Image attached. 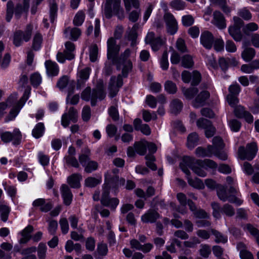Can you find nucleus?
<instances>
[{
    "instance_id": "1",
    "label": "nucleus",
    "mask_w": 259,
    "mask_h": 259,
    "mask_svg": "<svg viewBox=\"0 0 259 259\" xmlns=\"http://www.w3.org/2000/svg\"><path fill=\"white\" fill-rule=\"evenodd\" d=\"M131 54V50L127 49L121 55L120 58L115 62L117 68L121 70L122 75H119L117 78L115 77L111 78L109 84V94L111 97L116 95L119 88L122 85V77H127L128 73L132 69V63L130 60L127 59Z\"/></svg>"
},
{
    "instance_id": "2",
    "label": "nucleus",
    "mask_w": 259,
    "mask_h": 259,
    "mask_svg": "<svg viewBox=\"0 0 259 259\" xmlns=\"http://www.w3.org/2000/svg\"><path fill=\"white\" fill-rule=\"evenodd\" d=\"M118 169H114L112 171H107L105 175V184L103 187L101 202L103 205L109 207L111 209H115L118 205L119 201L116 198H110L109 196V190L111 186H119L123 185L125 183L124 179H119L117 176Z\"/></svg>"
},
{
    "instance_id": "3",
    "label": "nucleus",
    "mask_w": 259,
    "mask_h": 259,
    "mask_svg": "<svg viewBox=\"0 0 259 259\" xmlns=\"http://www.w3.org/2000/svg\"><path fill=\"white\" fill-rule=\"evenodd\" d=\"M118 169H114L112 171H107L105 175V184L103 187L101 202L103 205L109 207L111 209H115L118 205L119 201L116 198H110L109 196V190L111 186H119L123 185L125 183L124 179H119L117 176Z\"/></svg>"
},
{
    "instance_id": "4",
    "label": "nucleus",
    "mask_w": 259,
    "mask_h": 259,
    "mask_svg": "<svg viewBox=\"0 0 259 259\" xmlns=\"http://www.w3.org/2000/svg\"><path fill=\"white\" fill-rule=\"evenodd\" d=\"M29 92L25 91L23 97L21 98L20 101L16 103L17 97L16 96H11L9 97L6 102H2L0 103V118L5 113V110L7 109L8 106H13V108L11 109L9 115L8 116V120H13L18 115L20 109L24 105L25 102L28 98Z\"/></svg>"
},
{
    "instance_id": "5",
    "label": "nucleus",
    "mask_w": 259,
    "mask_h": 259,
    "mask_svg": "<svg viewBox=\"0 0 259 259\" xmlns=\"http://www.w3.org/2000/svg\"><path fill=\"white\" fill-rule=\"evenodd\" d=\"M199 160H195L194 158L190 157H185L180 166L186 175H190L188 167H190L195 174L200 177H204L206 176V169L203 165H198V163Z\"/></svg>"
},
{
    "instance_id": "6",
    "label": "nucleus",
    "mask_w": 259,
    "mask_h": 259,
    "mask_svg": "<svg viewBox=\"0 0 259 259\" xmlns=\"http://www.w3.org/2000/svg\"><path fill=\"white\" fill-rule=\"evenodd\" d=\"M105 97V93L103 90V81H101L96 89L93 91L91 94V89L90 87H87L82 92L81 98L82 100L89 101L91 100V104L94 106L97 99H103Z\"/></svg>"
},
{
    "instance_id": "7",
    "label": "nucleus",
    "mask_w": 259,
    "mask_h": 259,
    "mask_svg": "<svg viewBox=\"0 0 259 259\" xmlns=\"http://www.w3.org/2000/svg\"><path fill=\"white\" fill-rule=\"evenodd\" d=\"M104 14L107 18H111L113 15L122 17L123 10L120 7V0H107L105 5Z\"/></svg>"
},
{
    "instance_id": "8",
    "label": "nucleus",
    "mask_w": 259,
    "mask_h": 259,
    "mask_svg": "<svg viewBox=\"0 0 259 259\" xmlns=\"http://www.w3.org/2000/svg\"><path fill=\"white\" fill-rule=\"evenodd\" d=\"M211 207L213 209L212 215L216 219H220L222 213L229 217L235 214L234 209L228 204H226L221 207L218 203L213 202L211 203Z\"/></svg>"
},
{
    "instance_id": "9",
    "label": "nucleus",
    "mask_w": 259,
    "mask_h": 259,
    "mask_svg": "<svg viewBox=\"0 0 259 259\" xmlns=\"http://www.w3.org/2000/svg\"><path fill=\"white\" fill-rule=\"evenodd\" d=\"M257 147L255 143L252 142L246 146V149L244 147H240L238 149V155L242 159L251 160L255 156Z\"/></svg>"
},
{
    "instance_id": "10",
    "label": "nucleus",
    "mask_w": 259,
    "mask_h": 259,
    "mask_svg": "<svg viewBox=\"0 0 259 259\" xmlns=\"http://www.w3.org/2000/svg\"><path fill=\"white\" fill-rule=\"evenodd\" d=\"M33 26L29 25L27 26L24 32L18 31L14 35L13 43L16 47L21 46L24 41H28L31 36L32 30Z\"/></svg>"
},
{
    "instance_id": "11",
    "label": "nucleus",
    "mask_w": 259,
    "mask_h": 259,
    "mask_svg": "<svg viewBox=\"0 0 259 259\" xmlns=\"http://www.w3.org/2000/svg\"><path fill=\"white\" fill-rule=\"evenodd\" d=\"M234 24L229 28V32L234 39L240 41L242 39L240 28L243 25V21L238 17H233Z\"/></svg>"
},
{
    "instance_id": "12",
    "label": "nucleus",
    "mask_w": 259,
    "mask_h": 259,
    "mask_svg": "<svg viewBox=\"0 0 259 259\" xmlns=\"http://www.w3.org/2000/svg\"><path fill=\"white\" fill-rule=\"evenodd\" d=\"M163 18L166 23L167 32L171 35L175 34L178 31V25L174 15L169 12H166Z\"/></svg>"
},
{
    "instance_id": "13",
    "label": "nucleus",
    "mask_w": 259,
    "mask_h": 259,
    "mask_svg": "<svg viewBox=\"0 0 259 259\" xmlns=\"http://www.w3.org/2000/svg\"><path fill=\"white\" fill-rule=\"evenodd\" d=\"M1 139L5 143H9L13 141L14 144H17L21 139V135L20 131L16 128L13 133L5 132L1 134Z\"/></svg>"
},
{
    "instance_id": "14",
    "label": "nucleus",
    "mask_w": 259,
    "mask_h": 259,
    "mask_svg": "<svg viewBox=\"0 0 259 259\" xmlns=\"http://www.w3.org/2000/svg\"><path fill=\"white\" fill-rule=\"evenodd\" d=\"M197 125L199 128L205 130V136L209 138L213 136L215 129L212 125L210 121L207 119L200 118L197 121Z\"/></svg>"
},
{
    "instance_id": "15",
    "label": "nucleus",
    "mask_w": 259,
    "mask_h": 259,
    "mask_svg": "<svg viewBox=\"0 0 259 259\" xmlns=\"http://www.w3.org/2000/svg\"><path fill=\"white\" fill-rule=\"evenodd\" d=\"M230 196H228L227 194L226 191L224 187L221 186L218 189L217 194L219 198L225 201L228 200L230 202L235 203L237 205H240L242 203V201L236 197H234L235 194H232L231 193Z\"/></svg>"
},
{
    "instance_id": "16",
    "label": "nucleus",
    "mask_w": 259,
    "mask_h": 259,
    "mask_svg": "<svg viewBox=\"0 0 259 259\" xmlns=\"http://www.w3.org/2000/svg\"><path fill=\"white\" fill-rule=\"evenodd\" d=\"M77 119V111L73 108L69 109L68 113H64L62 117V125L66 127L69 124V121L75 122Z\"/></svg>"
},
{
    "instance_id": "17",
    "label": "nucleus",
    "mask_w": 259,
    "mask_h": 259,
    "mask_svg": "<svg viewBox=\"0 0 259 259\" xmlns=\"http://www.w3.org/2000/svg\"><path fill=\"white\" fill-rule=\"evenodd\" d=\"M91 69L86 67L78 71L77 74V88L79 89L83 86L88 80Z\"/></svg>"
},
{
    "instance_id": "18",
    "label": "nucleus",
    "mask_w": 259,
    "mask_h": 259,
    "mask_svg": "<svg viewBox=\"0 0 259 259\" xmlns=\"http://www.w3.org/2000/svg\"><path fill=\"white\" fill-rule=\"evenodd\" d=\"M108 53L107 56L109 59L114 60V58L118 54L120 47L116 45L115 40L113 37H110L107 41Z\"/></svg>"
},
{
    "instance_id": "19",
    "label": "nucleus",
    "mask_w": 259,
    "mask_h": 259,
    "mask_svg": "<svg viewBox=\"0 0 259 259\" xmlns=\"http://www.w3.org/2000/svg\"><path fill=\"white\" fill-rule=\"evenodd\" d=\"M200 39L201 44L207 49L211 48L214 42L213 35L208 31L202 32Z\"/></svg>"
},
{
    "instance_id": "20",
    "label": "nucleus",
    "mask_w": 259,
    "mask_h": 259,
    "mask_svg": "<svg viewBox=\"0 0 259 259\" xmlns=\"http://www.w3.org/2000/svg\"><path fill=\"white\" fill-rule=\"evenodd\" d=\"M46 72L48 76H57L59 72V67L55 62L47 60L45 63Z\"/></svg>"
},
{
    "instance_id": "21",
    "label": "nucleus",
    "mask_w": 259,
    "mask_h": 259,
    "mask_svg": "<svg viewBox=\"0 0 259 259\" xmlns=\"http://www.w3.org/2000/svg\"><path fill=\"white\" fill-rule=\"evenodd\" d=\"M234 113L236 116L239 118H243L248 123H252L253 120L252 115L248 112L244 110L242 106H238L235 108Z\"/></svg>"
},
{
    "instance_id": "22",
    "label": "nucleus",
    "mask_w": 259,
    "mask_h": 259,
    "mask_svg": "<svg viewBox=\"0 0 259 259\" xmlns=\"http://www.w3.org/2000/svg\"><path fill=\"white\" fill-rule=\"evenodd\" d=\"M29 7V0H23L19 2L16 6L15 9V15L17 18L28 11Z\"/></svg>"
},
{
    "instance_id": "23",
    "label": "nucleus",
    "mask_w": 259,
    "mask_h": 259,
    "mask_svg": "<svg viewBox=\"0 0 259 259\" xmlns=\"http://www.w3.org/2000/svg\"><path fill=\"white\" fill-rule=\"evenodd\" d=\"M81 34V31L78 28H67L64 32L65 38L76 40Z\"/></svg>"
},
{
    "instance_id": "24",
    "label": "nucleus",
    "mask_w": 259,
    "mask_h": 259,
    "mask_svg": "<svg viewBox=\"0 0 259 259\" xmlns=\"http://www.w3.org/2000/svg\"><path fill=\"white\" fill-rule=\"evenodd\" d=\"M34 207H39L42 211L47 212L49 211L52 207V204L50 202H46L45 199L43 198H38L35 199L32 203Z\"/></svg>"
},
{
    "instance_id": "25",
    "label": "nucleus",
    "mask_w": 259,
    "mask_h": 259,
    "mask_svg": "<svg viewBox=\"0 0 259 259\" xmlns=\"http://www.w3.org/2000/svg\"><path fill=\"white\" fill-rule=\"evenodd\" d=\"M61 191L64 203L66 205H69L72 202L73 197L70 190L67 185H63L62 186Z\"/></svg>"
},
{
    "instance_id": "26",
    "label": "nucleus",
    "mask_w": 259,
    "mask_h": 259,
    "mask_svg": "<svg viewBox=\"0 0 259 259\" xmlns=\"http://www.w3.org/2000/svg\"><path fill=\"white\" fill-rule=\"evenodd\" d=\"M243 51L241 53V57L245 62L251 61L255 55V51L252 48L246 47L245 43L243 44Z\"/></svg>"
},
{
    "instance_id": "27",
    "label": "nucleus",
    "mask_w": 259,
    "mask_h": 259,
    "mask_svg": "<svg viewBox=\"0 0 259 259\" xmlns=\"http://www.w3.org/2000/svg\"><path fill=\"white\" fill-rule=\"evenodd\" d=\"M237 248L239 251L241 259H253L252 253L247 250V247L243 243L239 242L237 245Z\"/></svg>"
},
{
    "instance_id": "28",
    "label": "nucleus",
    "mask_w": 259,
    "mask_h": 259,
    "mask_svg": "<svg viewBox=\"0 0 259 259\" xmlns=\"http://www.w3.org/2000/svg\"><path fill=\"white\" fill-rule=\"evenodd\" d=\"M159 218L158 213L155 210H149L141 217L143 223H153Z\"/></svg>"
},
{
    "instance_id": "29",
    "label": "nucleus",
    "mask_w": 259,
    "mask_h": 259,
    "mask_svg": "<svg viewBox=\"0 0 259 259\" xmlns=\"http://www.w3.org/2000/svg\"><path fill=\"white\" fill-rule=\"evenodd\" d=\"M213 23L219 29H223L226 27L225 18L221 12L218 11L214 12Z\"/></svg>"
},
{
    "instance_id": "30",
    "label": "nucleus",
    "mask_w": 259,
    "mask_h": 259,
    "mask_svg": "<svg viewBox=\"0 0 259 259\" xmlns=\"http://www.w3.org/2000/svg\"><path fill=\"white\" fill-rule=\"evenodd\" d=\"M209 97V93L206 91L201 92L197 97L193 103L195 107L203 105L205 101Z\"/></svg>"
},
{
    "instance_id": "31",
    "label": "nucleus",
    "mask_w": 259,
    "mask_h": 259,
    "mask_svg": "<svg viewBox=\"0 0 259 259\" xmlns=\"http://www.w3.org/2000/svg\"><path fill=\"white\" fill-rule=\"evenodd\" d=\"M213 148L208 146L206 149L199 147L196 149V154L198 157H211L213 155Z\"/></svg>"
},
{
    "instance_id": "32",
    "label": "nucleus",
    "mask_w": 259,
    "mask_h": 259,
    "mask_svg": "<svg viewBox=\"0 0 259 259\" xmlns=\"http://www.w3.org/2000/svg\"><path fill=\"white\" fill-rule=\"evenodd\" d=\"M81 179L82 176L80 175L74 174L68 178L67 182L71 187L77 188L80 187V181Z\"/></svg>"
},
{
    "instance_id": "33",
    "label": "nucleus",
    "mask_w": 259,
    "mask_h": 259,
    "mask_svg": "<svg viewBox=\"0 0 259 259\" xmlns=\"http://www.w3.org/2000/svg\"><path fill=\"white\" fill-rule=\"evenodd\" d=\"M33 230V228L31 226L26 227L21 233V237L20 238V242L21 243L27 242L31 237V233Z\"/></svg>"
},
{
    "instance_id": "34",
    "label": "nucleus",
    "mask_w": 259,
    "mask_h": 259,
    "mask_svg": "<svg viewBox=\"0 0 259 259\" xmlns=\"http://www.w3.org/2000/svg\"><path fill=\"white\" fill-rule=\"evenodd\" d=\"M65 50L64 53L66 55V58L68 60H71L74 58V55L73 52L75 50V46L73 43L67 41L65 44Z\"/></svg>"
},
{
    "instance_id": "35",
    "label": "nucleus",
    "mask_w": 259,
    "mask_h": 259,
    "mask_svg": "<svg viewBox=\"0 0 259 259\" xmlns=\"http://www.w3.org/2000/svg\"><path fill=\"white\" fill-rule=\"evenodd\" d=\"M45 133V126L43 123L39 122L34 127L32 131V136L37 139L43 136Z\"/></svg>"
},
{
    "instance_id": "36",
    "label": "nucleus",
    "mask_w": 259,
    "mask_h": 259,
    "mask_svg": "<svg viewBox=\"0 0 259 259\" xmlns=\"http://www.w3.org/2000/svg\"><path fill=\"white\" fill-rule=\"evenodd\" d=\"M74 87L72 89H69L68 93L66 98V103L70 104L72 105L76 104L79 100V96L78 95H72L73 91L74 90Z\"/></svg>"
},
{
    "instance_id": "37",
    "label": "nucleus",
    "mask_w": 259,
    "mask_h": 259,
    "mask_svg": "<svg viewBox=\"0 0 259 259\" xmlns=\"http://www.w3.org/2000/svg\"><path fill=\"white\" fill-rule=\"evenodd\" d=\"M186 176L188 182L190 186L197 189H202L204 188V184L201 180L196 178L193 179L189 175Z\"/></svg>"
},
{
    "instance_id": "38",
    "label": "nucleus",
    "mask_w": 259,
    "mask_h": 259,
    "mask_svg": "<svg viewBox=\"0 0 259 259\" xmlns=\"http://www.w3.org/2000/svg\"><path fill=\"white\" fill-rule=\"evenodd\" d=\"M11 211V208L6 204H0V214L1 220L3 222H6Z\"/></svg>"
},
{
    "instance_id": "39",
    "label": "nucleus",
    "mask_w": 259,
    "mask_h": 259,
    "mask_svg": "<svg viewBox=\"0 0 259 259\" xmlns=\"http://www.w3.org/2000/svg\"><path fill=\"white\" fill-rule=\"evenodd\" d=\"M156 37H155L154 33L152 32H149L147 36L145 37V42L146 44H150L151 45V47L152 48V49L154 51H157V46L156 45L154 42V41L156 39Z\"/></svg>"
},
{
    "instance_id": "40",
    "label": "nucleus",
    "mask_w": 259,
    "mask_h": 259,
    "mask_svg": "<svg viewBox=\"0 0 259 259\" xmlns=\"http://www.w3.org/2000/svg\"><path fill=\"white\" fill-rule=\"evenodd\" d=\"M198 141V135L193 133L190 134L188 137L187 146L189 148H193L197 144Z\"/></svg>"
},
{
    "instance_id": "41",
    "label": "nucleus",
    "mask_w": 259,
    "mask_h": 259,
    "mask_svg": "<svg viewBox=\"0 0 259 259\" xmlns=\"http://www.w3.org/2000/svg\"><path fill=\"white\" fill-rule=\"evenodd\" d=\"M198 164L199 165H203L204 167H205V169H206L207 168L214 169H215L218 166V164L215 162L211 159H205L204 160H200L198 161Z\"/></svg>"
},
{
    "instance_id": "42",
    "label": "nucleus",
    "mask_w": 259,
    "mask_h": 259,
    "mask_svg": "<svg viewBox=\"0 0 259 259\" xmlns=\"http://www.w3.org/2000/svg\"><path fill=\"white\" fill-rule=\"evenodd\" d=\"M170 6L176 10L180 11L185 9L186 4L183 0H173L170 3Z\"/></svg>"
},
{
    "instance_id": "43",
    "label": "nucleus",
    "mask_w": 259,
    "mask_h": 259,
    "mask_svg": "<svg viewBox=\"0 0 259 259\" xmlns=\"http://www.w3.org/2000/svg\"><path fill=\"white\" fill-rule=\"evenodd\" d=\"M90 155V151L87 148L84 150V152L81 154L79 156V161L81 164L84 167L87 163L90 161L89 156Z\"/></svg>"
},
{
    "instance_id": "44",
    "label": "nucleus",
    "mask_w": 259,
    "mask_h": 259,
    "mask_svg": "<svg viewBox=\"0 0 259 259\" xmlns=\"http://www.w3.org/2000/svg\"><path fill=\"white\" fill-rule=\"evenodd\" d=\"M102 181L101 177L95 178L94 177H89L85 180V185L88 187H94L99 184Z\"/></svg>"
},
{
    "instance_id": "45",
    "label": "nucleus",
    "mask_w": 259,
    "mask_h": 259,
    "mask_svg": "<svg viewBox=\"0 0 259 259\" xmlns=\"http://www.w3.org/2000/svg\"><path fill=\"white\" fill-rule=\"evenodd\" d=\"M69 83L70 85H73L74 87L75 82L74 81H72L71 82H69V79L67 76H64L60 78L57 83L58 87L60 89H63L65 87H66L68 83Z\"/></svg>"
},
{
    "instance_id": "46",
    "label": "nucleus",
    "mask_w": 259,
    "mask_h": 259,
    "mask_svg": "<svg viewBox=\"0 0 259 259\" xmlns=\"http://www.w3.org/2000/svg\"><path fill=\"white\" fill-rule=\"evenodd\" d=\"M136 151L140 155H144L146 152V145L144 142H136L134 145Z\"/></svg>"
},
{
    "instance_id": "47",
    "label": "nucleus",
    "mask_w": 259,
    "mask_h": 259,
    "mask_svg": "<svg viewBox=\"0 0 259 259\" xmlns=\"http://www.w3.org/2000/svg\"><path fill=\"white\" fill-rule=\"evenodd\" d=\"M85 18V15L82 11H79L75 15L74 20L73 23L76 26H80L83 22Z\"/></svg>"
},
{
    "instance_id": "48",
    "label": "nucleus",
    "mask_w": 259,
    "mask_h": 259,
    "mask_svg": "<svg viewBox=\"0 0 259 259\" xmlns=\"http://www.w3.org/2000/svg\"><path fill=\"white\" fill-rule=\"evenodd\" d=\"M194 62L190 55H185L182 59V65L185 68H190L193 66Z\"/></svg>"
},
{
    "instance_id": "49",
    "label": "nucleus",
    "mask_w": 259,
    "mask_h": 259,
    "mask_svg": "<svg viewBox=\"0 0 259 259\" xmlns=\"http://www.w3.org/2000/svg\"><path fill=\"white\" fill-rule=\"evenodd\" d=\"M36 251V248L34 247H30L24 250L22 254L24 255L22 259H36V256L31 254Z\"/></svg>"
},
{
    "instance_id": "50",
    "label": "nucleus",
    "mask_w": 259,
    "mask_h": 259,
    "mask_svg": "<svg viewBox=\"0 0 259 259\" xmlns=\"http://www.w3.org/2000/svg\"><path fill=\"white\" fill-rule=\"evenodd\" d=\"M42 81V78L40 75L38 73H34L30 76V81L33 87H37L39 85Z\"/></svg>"
},
{
    "instance_id": "51",
    "label": "nucleus",
    "mask_w": 259,
    "mask_h": 259,
    "mask_svg": "<svg viewBox=\"0 0 259 259\" xmlns=\"http://www.w3.org/2000/svg\"><path fill=\"white\" fill-rule=\"evenodd\" d=\"M165 90L169 94L176 93L177 88L175 83L171 81H167L164 85Z\"/></svg>"
},
{
    "instance_id": "52",
    "label": "nucleus",
    "mask_w": 259,
    "mask_h": 259,
    "mask_svg": "<svg viewBox=\"0 0 259 259\" xmlns=\"http://www.w3.org/2000/svg\"><path fill=\"white\" fill-rule=\"evenodd\" d=\"M42 42V36L39 33H36L33 40V48L35 50H38L41 46Z\"/></svg>"
},
{
    "instance_id": "53",
    "label": "nucleus",
    "mask_w": 259,
    "mask_h": 259,
    "mask_svg": "<svg viewBox=\"0 0 259 259\" xmlns=\"http://www.w3.org/2000/svg\"><path fill=\"white\" fill-rule=\"evenodd\" d=\"M226 180L227 183L232 186L230 187L229 193L232 194H236L237 192V188L236 186V181L230 177H228Z\"/></svg>"
},
{
    "instance_id": "54",
    "label": "nucleus",
    "mask_w": 259,
    "mask_h": 259,
    "mask_svg": "<svg viewBox=\"0 0 259 259\" xmlns=\"http://www.w3.org/2000/svg\"><path fill=\"white\" fill-rule=\"evenodd\" d=\"M98 164L97 162L94 161H89L84 167L85 172L90 173L93 171L96 170L98 168Z\"/></svg>"
},
{
    "instance_id": "55",
    "label": "nucleus",
    "mask_w": 259,
    "mask_h": 259,
    "mask_svg": "<svg viewBox=\"0 0 259 259\" xmlns=\"http://www.w3.org/2000/svg\"><path fill=\"white\" fill-rule=\"evenodd\" d=\"M182 107V103L178 100H174L170 104L171 112L174 113H177L180 111Z\"/></svg>"
},
{
    "instance_id": "56",
    "label": "nucleus",
    "mask_w": 259,
    "mask_h": 259,
    "mask_svg": "<svg viewBox=\"0 0 259 259\" xmlns=\"http://www.w3.org/2000/svg\"><path fill=\"white\" fill-rule=\"evenodd\" d=\"M258 28V26L256 23L254 22H251L246 24L243 28V31L244 33L248 34L250 32L257 30Z\"/></svg>"
},
{
    "instance_id": "57",
    "label": "nucleus",
    "mask_w": 259,
    "mask_h": 259,
    "mask_svg": "<svg viewBox=\"0 0 259 259\" xmlns=\"http://www.w3.org/2000/svg\"><path fill=\"white\" fill-rule=\"evenodd\" d=\"M3 186L5 191L7 192L8 194L11 197H14L17 193V189L14 186L7 185L6 183H3Z\"/></svg>"
},
{
    "instance_id": "58",
    "label": "nucleus",
    "mask_w": 259,
    "mask_h": 259,
    "mask_svg": "<svg viewBox=\"0 0 259 259\" xmlns=\"http://www.w3.org/2000/svg\"><path fill=\"white\" fill-rule=\"evenodd\" d=\"M146 165L148 167L151 168L152 170H156V166L154 163L155 161V157L153 155L149 154L146 156Z\"/></svg>"
},
{
    "instance_id": "59",
    "label": "nucleus",
    "mask_w": 259,
    "mask_h": 259,
    "mask_svg": "<svg viewBox=\"0 0 259 259\" xmlns=\"http://www.w3.org/2000/svg\"><path fill=\"white\" fill-rule=\"evenodd\" d=\"M160 66L163 70H166L168 68V53L166 51H165L163 53L162 57L160 60Z\"/></svg>"
},
{
    "instance_id": "60",
    "label": "nucleus",
    "mask_w": 259,
    "mask_h": 259,
    "mask_svg": "<svg viewBox=\"0 0 259 259\" xmlns=\"http://www.w3.org/2000/svg\"><path fill=\"white\" fill-rule=\"evenodd\" d=\"M38 159L39 163L42 166H46L48 165L50 161V158L48 156L45 155L42 152H39L38 153Z\"/></svg>"
},
{
    "instance_id": "61",
    "label": "nucleus",
    "mask_w": 259,
    "mask_h": 259,
    "mask_svg": "<svg viewBox=\"0 0 259 259\" xmlns=\"http://www.w3.org/2000/svg\"><path fill=\"white\" fill-rule=\"evenodd\" d=\"M125 9L126 11H129L131 10L132 6L135 8L139 7V2L138 0H123Z\"/></svg>"
},
{
    "instance_id": "62",
    "label": "nucleus",
    "mask_w": 259,
    "mask_h": 259,
    "mask_svg": "<svg viewBox=\"0 0 259 259\" xmlns=\"http://www.w3.org/2000/svg\"><path fill=\"white\" fill-rule=\"evenodd\" d=\"M213 150L222 149L224 147V143L221 138L215 137L212 140Z\"/></svg>"
},
{
    "instance_id": "63",
    "label": "nucleus",
    "mask_w": 259,
    "mask_h": 259,
    "mask_svg": "<svg viewBox=\"0 0 259 259\" xmlns=\"http://www.w3.org/2000/svg\"><path fill=\"white\" fill-rule=\"evenodd\" d=\"M247 229L256 239V243L259 245V230L250 225H247Z\"/></svg>"
},
{
    "instance_id": "64",
    "label": "nucleus",
    "mask_w": 259,
    "mask_h": 259,
    "mask_svg": "<svg viewBox=\"0 0 259 259\" xmlns=\"http://www.w3.org/2000/svg\"><path fill=\"white\" fill-rule=\"evenodd\" d=\"M211 232L215 237V240L216 242L226 243L227 241V237L222 235L220 233L218 232V231L214 230H211Z\"/></svg>"
}]
</instances>
